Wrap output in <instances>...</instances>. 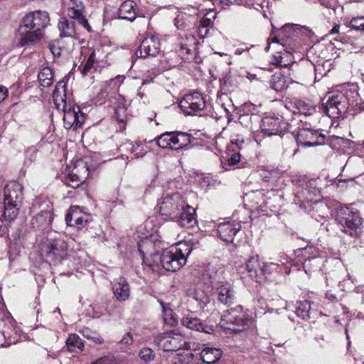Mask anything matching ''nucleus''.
Instances as JSON below:
<instances>
[{"label": "nucleus", "instance_id": "nucleus-1", "mask_svg": "<svg viewBox=\"0 0 364 364\" xmlns=\"http://www.w3.org/2000/svg\"><path fill=\"white\" fill-rule=\"evenodd\" d=\"M50 24L47 11L37 10L26 14L18 29V44L23 47L33 45L43 37V31Z\"/></svg>", "mask_w": 364, "mask_h": 364}, {"label": "nucleus", "instance_id": "nucleus-2", "mask_svg": "<svg viewBox=\"0 0 364 364\" xmlns=\"http://www.w3.org/2000/svg\"><path fill=\"white\" fill-rule=\"evenodd\" d=\"M66 82L60 80L55 85L53 93V99L58 110L64 113L63 123L66 129L80 127L85 121V116L78 106H72L67 100Z\"/></svg>", "mask_w": 364, "mask_h": 364}, {"label": "nucleus", "instance_id": "nucleus-3", "mask_svg": "<svg viewBox=\"0 0 364 364\" xmlns=\"http://www.w3.org/2000/svg\"><path fill=\"white\" fill-rule=\"evenodd\" d=\"M358 97L355 89L347 90L345 93L333 94L323 103V111L331 118L343 117L350 107L357 105Z\"/></svg>", "mask_w": 364, "mask_h": 364}, {"label": "nucleus", "instance_id": "nucleus-4", "mask_svg": "<svg viewBox=\"0 0 364 364\" xmlns=\"http://www.w3.org/2000/svg\"><path fill=\"white\" fill-rule=\"evenodd\" d=\"M193 250L191 242H180L164 250L160 257L161 266L169 272H176L186 264Z\"/></svg>", "mask_w": 364, "mask_h": 364}, {"label": "nucleus", "instance_id": "nucleus-5", "mask_svg": "<svg viewBox=\"0 0 364 364\" xmlns=\"http://www.w3.org/2000/svg\"><path fill=\"white\" fill-rule=\"evenodd\" d=\"M50 232V237L43 240L39 244V252L43 259L50 264L57 265L68 255V245L66 242L56 237H53Z\"/></svg>", "mask_w": 364, "mask_h": 364}, {"label": "nucleus", "instance_id": "nucleus-6", "mask_svg": "<svg viewBox=\"0 0 364 364\" xmlns=\"http://www.w3.org/2000/svg\"><path fill=\"white\" fill-rule=\"evenodd\" d=\"M186 206V200L179 192H166L157 203L159 215L164 220H175Z\"/></svg>", "mask_w": 364, "mask_h": 364}, {"label": "nucleus", "instance_id": "nucleus-7", "mask_svg": "<svg viewBox=\"0 0 364 364\" xmlns=\"http://www.w3.org/2000/svg\"><path fill=\"white\" fill-rule=\"evenodd\" d=\"M4 215L6 220L14 221L18 215L23 199V186L17 181H11L4 190Z\"/></svg>", "mask_w": 364, "mask_h": 364}, {"label": "nucleus", "instance_id": "nucleus-8", "mask_svg": "<svg viewBox=\"0 0 364 364\" xmlns=\"http://www.w3.org/2000/svg\"><path fill=\"white\" fill-rule=\"evenodd\" d=\"M252 320L243 312L241 306L230 309L223 312L220 325L233 333L245 331L252 324Z\"/></svg>", "mask_w": 364, "mask_h": 364}, {"label": "nucleus", "instance_id": "nucleus-9", "mask_svg": "<svg viewBox=\"0 0 364 364\" xmlns=\"http://www.w3.org/2000/svg\"><path fill=\"white\" fill-rule=\"evenodd\" d=\"M307 28L297 24H286L282 26L278 36L272 38V43H280L282 46H288L292 51H299L301 43L298 38L308 32Z\"/></svg>", "mask_w": 364, "mask_h": 364}, {"label": "nucleus", "instance_id": "nucleus-10", "mask_svg": "<svg viewBox=\"0 0 364 364\" xmlns=\"http://www.w3.org/2000/svg\"><path fill=\"white\" fill-rule=\"evenodd\" d=\"M336 220L342 232L355 237L360 234L362 219L358 212L347 207L341 208L337 211Z\"/></svg>", "mask_w": 364, "mask_h": 364}, {"label": "nucleus", "instance_id": "nucleus-11", "mask_svg": "<svg viewBox=\"0 0 364 364\" xmlns=\"http://www.w3.org/2000/svg\"><path fill=\"white\" fill-rule=\"evenodd\" d=\"M154 343L164 351H176L182 348L196 350L195 343L188 342L183 335L173 331L158 335L154 339Z\"/></svg>", "mask_w": 364, "mask_h": 364}, {"label": "nucleus", "instance_id": "nucleus-12", "mask_svg": "<svg viewBox=\"0 0 364 364\" xmlns=\"http://www.w3.org/2000/svg\"><path fill=\"white\" fill-rule=\"evenodd\" d=\"M293 183L296 203L311 202L316 196L320 195L321 191L318 186L317 180L298 178L293 180Z\"/></svg>", "mask_w": 364, "mask_h": 364}, {"label": "nucleus", "instance_id": "nucleus-13", "mask_svg": "<svg viewBox=\"0 0 364 364\" xmlns=\"http://www.w3.org/2000/svg\"><path fill=\"white\" fill-rule=\"evenodd\" d=\"M192 136L186 132H166L154 140L162 149L178 150L187 147L191 142Z\"/></svg>", "mask_w": 364, "mask_h": 364}, {"label": "nucleus", "instance_id": "nucleus-14", "mask_svg": "<svg viewBox=\"0 0 364 364\" xmlns=\"http://www.w3.org/2000/svg\"><path fill=\"white\" fill-rule=\"evenodd\" d=\"M35 206H38L41 211L31 220L32 228L36 230H46L50 227L53 220V205L48 198L36 200Z\"/></svg>", "mask_w": 364, "mask_h": 364}, {"label": "nucleus", "instance_id": "nucleus-15", "mask_svg": "<svg viewBox=\"0 0 364 364\" xmlns=\"http://www.w3.org/2000/svg\"><path fill=\"white\" fill-rule=\"evenodd\" d=\"M179 106L184 114L193 115L206 106L204 97L198 92L186 94L180 101Z\"/></svg>", "mask_w": 364, "mask_h": 364}, {"label": "nucleus", "instance_id": "nucleus-16", "mask_svg": "<svg viewBox=\"0 0 364 364\" xmlns=\"http://www.w3.org/2000/svg\"><path fill=\"white\" fill-rule=\"evenodd\" d=\"M324 139V135L309 127H299L296 135L297 144L305 147L323 144Z\"/></svg>", "mask_w": 364, "mask_h": 364}, {"label": "nucleus", "instance_id": "nucleus-17", "mask_svg": "<svg viewBox=\"0 0 364 364\" xmlns=\"http://www.w3.org/2000/svg\"><path fill=\"white\" fill-rule=\"evenodd\" d=\"M0 331L5 339L4 343L1 344L2 347L14 344L20 338L19 330L9 314L0 320Z\"/></svg>", "mask_w": 364, "mask_h": 364}, {"label": "nucleus", "instance_id": "nucleus-18", "mask_svg": "<svg viewBox=\"0 0 364 364\" xmlns=\"http://www.w3.org/2000/svg\"><path fill=\"white\" fill-rule=\"evenodd\" d=\"M161 50L159 38L154 35L145 37L141 41L136 55L139 58H146L149 56H156Z\"/></svg>", "mask_w": 364, "mask_h": 364}, {"label": "nucleus", "instance_id": "nucleus-19", "mask_svg": "<svg viewBox=\"0 0 364 364\" xmlns=\"http://www.w3.org/2000/svg\"><path fill=\"white\" fill-rule=\"evenodd\" d=\"M212 291L210 286L206 287L199 282L193 290L190 291V299L196 301L200 309H203L211 301Z\"/></svg>", "mask_w": 364, "mask_h": 364}, {"label": "nucleus", "instance_id": "nucleus-20", "mask_svg": "<svg viewBox=\"0 0 364 364\" xmlns=\"http://www.w3.org/2000/svg\"><path fill=\"white\" fill-rule=\"evenodd\" d=\"M262 132L268 135H279L287 129V124L281 117L267 116L262 120Z\"/></svg>", "mask_w": 364, "mask_h": 364}, {"label": "nucleus", "instance_id": "nucleus-21", "mask_svg": "<svg viewBox=\"0 0 364 364\" xmlns=\"http://www.w3.org/2000/svg\"><path fill=\"white\" fill-rule=\"evenodd\" d=\"M240 229V223L235 220L225 221L218 225V233L220 238L224 242H232Z\"/></svg>", "mask_w": 364, "mask_h": 364}, {"label": "nucleus", "instance_id": "nucleus-22", "mask_svg": "<svg viewBox=\"0 0 364 364\" xmlns=\"http://www.w3.org/2000/svg\"><path fill=\"white\" fill-rule=\"evenodd\" d=\"M245 269L252 280L257 283H262L264 280L262 264L257 255L250 257L246 262Z\"/></svg>", "mask_w": 364, "mask_h": 364}, {"label": "nucleus", "instance_id": "nucleus-23", "mask_svg": "<svg viewBox=\"0 0 364 364\" xmlns=\"http://www.w3.org/2000/svg\"><path fill=\"white\" fill-rule=\"evenodd\" d=\"M197 44L195 36L190 35L182 40L176 52L183 60H191L194 59Z\"/></svg>", "mask_w": 364, "mask_h": 364}, {"label": "nucleus", "instance_id": "nucleus-24", "mask_svg": "<svg viewBox=\"0 0 364 364\" xmlns=\"http://www.w3.org/2000/svg\"><path fill=\"white\" fill-rule=\"evenodd\" d=\"M68 6V16L73 19L77 20L85 28L90 31L91 28L87 19L82 15V2L80 0H70Z\"/></svg>", "mask_w": 364, "mask_h": 364}, {"label": "nucleus", "instance_id": "nucleus-25", "mask_svg": "<svg viewBox=\"0 0 364 364\" xmlns=\"http://www.w3.org/2000/svg\"><path fill=\"white\" fill-rule=\"evenodd\" d=\"M102 60V50L101 49H94L90 54L86 63H82L78 70L83 76L93 73L96 70V67L99 63Z\"/></svg>", "mask_w": 364, "mask_h": 364}, {"label": "nucleus", "instance_id": "nucleus-26", "mask_svg": "<svg viewBox=\"0 0 364 364\" xmlns=\"http://www.w3.org/2000/svg\"><path fill=\"white\" fill-rule=\"evenodd\" d=\"M182 324L191 330L203 332L208 334H210L213 331L212 326L205 325L192 313L183 316L182 318Z\"/></svg>", "mask_w": 364, "mask_h": 364}, {"label": "nucleus", "instance_id": "nucleus-27", "mask_svg": "<svg viewBox=\"0 0 364 364\" xmlns=\"http://www.w3.org/2000/svg\"><path fill=\"white\" fill-rule=\"evenodd\" d=\"M223 271L215 269L213 267H208L205 272L202 274L201 282L205 286H210L212 290L223 281Z\"/></svg>", "mask_w": 364, "mask_h": 364}, {"label": "nucleus", "instance_id": "nucleus-28", "mask_svg": "<svg viewBox=\"0 0 364 364\" xmlns=\"http://www.w3.org/2000/svg\"><path fill=\"white\" fill-rule=\"evenodd\" d=\"M215 288L216 289L218 301L220 303L230 306L234 302L235 299V291L230 284L223 282Z\"/></svg>", "mask_w": 364, "mask_h": 364}, {"label": "nucleus", "instance_id": "nucleus-29", "mask_svg": "<svg viewBox=\"0 0 364 364\" xmlns=\"http://www.w3.org/2000/svg\"><path fill=\"white\" fill-rule=\"evenodd\" d=\"M283 49L277 51L272 58V63L279 67H288L294 61V53H299V51H292L288 46H282Z\"/></svg>", "mask_w": 364, "mask_h": 364}, {"label": "nucleus", "instance_id": "nucleus-30", "mask_svg": "<svg viewBox=\"0 0 364 364\" xmlns=\"http://www.w3.org/2000/svg\"><path fill=\"white\" fill-rule=\"evenodd\" d=\"M174 221H176L183 228H193L197 224L195 209L186 203L185 208L181 211L178 218Z\"/></svg>", "mask_w": 364, "mask_h": 364}, {"label": "nucleus", "instance_id": "nucleus-31", "mask_svg": "<svg viewBox=\"0 0 364 364\" xmlns=\"http://www.w3.org/2000/svg\"><path fill=\"white\" fill-rule=\"evenodd\" d=\"M112 290L114 296L117 301H124L129 297V285L124 277H119L117 282L113 283Z\"/></svg>", "mask_w": 364, "mask_h": 364}, {"label": "nucleus", "instance_id": "nucleus-32", "mask_svg": "<svg viewBox=\"0 0 364 364\" xmlns=\"http://www.w3.org/2000/svg\"><path fill=\"white\" fill-rule=\"evenodd\" d=\"M232 151L226 161H222L223 168L226 171L246 168L249 165L247 161L242 156L240 151H237L234 149H232Z\"/></svg>", "mask_w": 364, "mask_h": 364}, {"label": "nucleus", "instance_id": "nucleus-33", "mask_svg": "<svg viewBox=\"0 0 364 364\" xmlns=\"http://www.w3.org/2000/svg\"><path fill=\"white\" fill-rule=\"evenodd\" d=\"M73 177L77 176V180L74 186H80L89 176V168L87 164L83 160H77L73 165L70 172Z\"/></svg>", "mask_w": 364, "mask_h": 364}, {"label": "nucleus", "instance_id": "nucleus-34", "mask_svg": "<svg viewBox=\"0 0 364 364\" xmlns=\"http://www.w3.org/2000/svg\"><path fill=\"white\" fill-rule=\"evenodd\" d=\"M136 4L132 0L123 2L118 9V16L121 19L133 21L136 18Z\"/></svg>", "mask_w": 364, "mask_h": 364}, {"label": "nucleus", "instance_id": "nucleus-35", "mask_svg": "<svg viewBox=\"0 0 364 364\" xmlns=\"http://www.w3.org/2000/svg\"><path fill=\"white\" fill-rule=\"evenodd\" d=\"M222 351L220 348L206 347L200 352V358L206 364H214L221 358Z\"/></svg>", "mask_w": 364, "mask_h": 364}, {"label": "nucleus", "instance_id": "nucleus-36", "mask_svg": "<svg viewBox=\"0 0 364 364\" xmlns=\"http://www.w3.org/2000/svg\"><path fill=\"white\" fill-rule=\"evenodd\" d=\"M274 271L281 274L285 273L289 274L290 272V267L285 265V262L282 260H281V264L276 262L262 263V272L264 279H266L267 274H269Z\"/></svg>", "mask_w": 364, "mask_h": 364}, {"label": "nucleus", "instance_id": "nucleus-37", "mask_svg": "<svg viewBox=\"0 0 364 364\" xmlns=\"http://www.w3.org/2000/svg\"><path fill=\"white\" fill-rule=\"evenodd\" d=\"M58 29L61 37H73L76 33L75 22L65 17L60 18Z\"/></svg>", "mask_w": 364, "mask_h": 364}, {"label": "nucleus", "instance_id": "nucleus-38", "mask_svg": "<svg viewBox=\"0 0 364 364\" xmlns=\"http://www.w3.org/2000/svg\"><path fill=\"white\" fill-rule=\"evenodd\" d=\"M121 148L123 150L129 151L136 159L142 157L147 152L146 146L140 142L132 144L130 141H127L121 146Z\"/></svg>", "mask_w": 364, "mask_h": 364}, {"label": "nucleus", "instance_id": "nucleus-39", "mask_svg": "<svg viewBox=\"0 0 364 364\" xmlns=\"http://www.w3.org/2000/svg\"><path fill=\"white\" fill-rule=\"evenodd\" d=\"M66 346L70 352L75 353L82 351L84 344L77 334L71 333L66 339Z\"/></svg>", "mask_w": 364, "mask_h": 364}, {"label": "nucleus", "instance_id": "nucleus-40", "mask_svg": "<svg viewBox=\"0 0 364 364\" xmlns=\"http://www.w3.org/2000/svg\"><path fill=\"white\" fill-rule=\"evenodd\" d=\"M271 87L277 92H282L288 88L289 82L282 73H275L270 80Z\"/></svg>", "mask_w": 364, "mask_h": 364}, {"label": "nucleus", "instance_id": "nucleus-41", "mask_svg": "<svg viewBox=\"0 0 364 364\" xmlns=\"http://www.w3.org/2000/svg\"><path fill=\"white\" fill-rule=\"evenodd\" d=\"M292 103L295 108L294 110V113H299L305 116H310L316 112L314 106L301 100H295Z\"/></svg>", "mask_w": 364, "mask_h": 364}, {"label": "nucleus", "instance_id": "nucleus-42", "mask_svg": "<svg viewBox=\"0 0 364 364\" xmlns=\"http://www.w3.org/2000/svg\"><path fill=\"white\" fill-rule=\"evenodd\" d=\"M53 73L50 68H43L38 73V77L43 87H48L53 83Z\"/></svg>", "mask_w": 364, "mask_h": 364}, {"label": "nucleus", "instance_id": "nucleus-43", "mask_svg": "<svg viewBox=\"0 0 364 364\" xmlns=\"http://www.w3.org/2000/svg\"><path fill=\"white\" fill-rule=\"evenodd\" d=\"M310 302L307 300L297 301L295 306V312L302 319H307L310 317L311 311Z\"/></svg>", "mask_w": 364, "mask_h": 364}, {"label": "nucleus", "instance_id": "nucleus-44", "mask_svg": "<svg viewBox=\"0 0 364 364\" xmlns=\"http://www.w3.org/2000/svg\"><path fill=\"white\" fill-rule=\"evenodd\" d=\"M83 213L82 208L79 206H71L65 215V222L68 225L73 226L77 218L81 216Z\"/></svg>", "mask_w": 364, "mask_h": 364}, {"label": "nucleus", "instance_id": "nucleus-45", "mask_svg": "<svg viewBox=\"0 0 364 364\" xmlns=\"http://www.w3.org/2000/svg\"><path fill=\"white\" fill-rule=\"evenodd\" d=\"M160 304L163 311L164 322L169 326H174L176 321L173 316L172 309L162 301H160Z\"/></svg>", "mask_w": 364, "mask_h": 364}, {"label": "nucleus", "instance_id": "nucleus-46", "mask_svg": "<svg viewBox=\"0 0 364 364\" xmlns=\"http://www.w3.org/2000/svg\"><path fill=\"white\" fill-rule=\"evenodd\" d=\"M193 354L189 350L182 353H177L173 364H190L193 359Z\"/></svg>", "mask_w": 364, "mask_h": 364}, {"label": "nucleus", "instance_id": "nucleus-47", "mask_svg": "<svg viewBox=\"0 0 364 364\" xmlns=\"http://www.w3.org/2000/svg\"><path fill=\"white\" fill-rule=\"evenodd\" d=\"M81 334L88 340L93 341L95 343L101 344L103 343V339L99 336L96 333L92 332L88 328H83L80 331Z\"/></svg>", "mask_w": 364, "mask_h": 364}, {"label": "nucleus", "instance_id": "nucleus-48", "mask_svg": "<svg viewBox=\"0 0 364 364\" xmlns=\"http://www.w3.org/2000/svg\"><path fill=\"white\" fill-rule=\"evenodd\" d=\"M319 259L316 256L305 259L303 263V268L306 274L313 271V269L318 267Z\"/></svg>", "mask_w": 364, "mask_h": 364}, {"label": "nucleus", "instance_id": "nucleus-49", "mask_svg": "<svg viewBox=\"0 0 364 364\" xmlns=\"http://www.w3.org/2000/svg\"><path fill=\"white\" fill-rule=\"evenodd\" d=\"M320 4L328 11L329 16H335L336 11V4L333 0H320Z\"/></svg>", "mask_w": 364, "mask_h": 364}, {"label": "nucleus", "instance_id": "nucleus-50", "mask_svg": "<svg viewBox=\"0 0 364 364\" xmlns=\"http://www.w3.org/2000/svg\"><path fill=\"white\" fill-rule=\"evenodd\" d=\"M92 220V218L90 215L82 213L81 216L77 218V220L73 223V226H75L76 228L80 229L86 225L90 221Z\"/></svg>", "mask_w": 364, "mask_h": 364}, {"label": "nucleus", "instance_id": "nucleus-51", "mask_svg": "<svg viewBox=\"0 0 364 364\" xmlns=\"http://www.w3.org/2000/svg\"><path fill=\"white\" fill-rule=\"evenodd\" d=\"M349 27L356 31L364 32V22L362 21V18H353L349 22Z\"/></svg>", "mask_w": 364, "mask_h": 364}, {"label": "nucleus", "instance_id": "nucleus-52", "mask_svg": "<svg viewBox=\"0 0 364 364\" xmlns=\"http://www.w3.org/2000/svg\"><path fill=\"white\" fill-rule=\"evenodd\" d=\"M139 356L144 361L148 362L154 359L155 353L152 349L149 348H144L139 351Z\"/></svg>", "mask_w": 364, "mask_h": 364}, {"label": "nucleus", "instance_id": "nucleus-53", "mask_svg": "<svg viewBox=\"0 0 364 364\" xmlns=\"http://www.w3.org/2000/svg\"><path fill=\"white\" fill-rule=\"evenodd\" d=\"M211 28V26L203 23V21L200 20L198 28V33L200 38L203 39L207 37Z\"/></svg>", "mask_w": 364, "mask_h": 364}, {"label": "nucleus", "instance_id": "nucleus-54", "mask_svg": "<svg viewBox=\"0 0 364 364\" xmlns=\"http://www.w3.org/2000/svg\"><path fill=\"white\" fill-rule=\"evenodd\" d=\"M216 18V12L214 10H210L208 11L203 17L200 19L203 23L213 26V22Z\"/></svg>", "mask_w": 364, "mask_h": 364}, {"label": "nucleus", "instance_id": "nucleus-55", "mask_svg": "<svg viewBox=\"0 0 364 364\" xmlns=\"http://www.w3.org/2000/svg\"><path fill=\"white\" fill-rule=\"evenodd\" d=\"M11 221L6 220L4 215V208H0V236L5 235L7 232V223Z\"/></svg>", "mask_w": 364, "mask_h": 364}, {"label": "nucleus", "instance_id": "nucleus-56", "mask_svg": "<svg viewBox=\"0 0 364 364\" xmlns=\"http://www.w3.org/2000/svg\"><path fill=\"white\" fill-rule=\"evenodd\" d=\"M231 143L232 145L235 146L239 150L245 149L247 145V142L244 139V138L240 136H236L235 137H233L231 139Z\"/></svg>", "mask_w": 364, "mask_h": 364}, {"label": "nucleus", "instance_id": "nucleus-57", "mask_svg": "<svg viewBox=\"0 0 364 364\" xmlns=\"http://www.w3.org/2000/svg\"><path fill=\"white\" fill-rule=\"evenodd\" d=\"M126 115V107L124 105H119L115 108V117L119 122H123Z\"/></svg>", "mask_w": 364, "mask_h": 364}, {"label": "nucleus", "instance_id": "nucleus-58", "mask_svg": "<svg viewBox=\"0 0 364 364\" xmlns=\"http://www.w3.org/2000/svg\"><path fill=\"white\" fill-rule=\"evenodd\" d=\"M77 176H75V177H73L71 176V173H69L67 178H65V183L67 186L72 187L73 188H78L80 186H74V183H75V181H77Z\"/></svg>", "mask_w": 364, "mask_h": 364}, {"label": "nucleus", "instance_id": "nucleus-59", "mask_svg": "<svg viewBox=\"0 0 364 364\" xmlns=\"http://www.w3.org/2000/svg\"><path fill=\"white\" fill-rule=\"evenodd\" d=\"M49 49L53 53L54 57H59L61 55V48L55 43H52L49 44Z\"/></svg>", "mask_w": 364, "mask_h": 364}, {"label": "nucleus", "instance_id": "nucleus-60", "mask_svg": "<svg viewBox=\"0 0 364 364\" xmlns=\"http://www.w3.org/2000/svg\"><path fill=\"white\" fill-rule=\"evenodd\" d=\"M26 154L28 157H29L30 161H33L36 159L37 149L34 147H30L26 149Z\"/></svg>", "mask_w": 364, "mask_h": 364}, {"label": "nucleus", "instance_id": "nucleus-61", "mask_svg": "<svg viewBox=\"0 0 364 364\" xmlns=\"http://www.w3.org/2000/svg\"><path fill=\"white\" fill-rule=\"evenodd\" d=\"M132 342V336L129 333L124 334L122 338L120 340V343L125 345H131Z\"/></svg>", "mask_w": 364, "mask_h": 364}, {"label": "nucleus", "instance_id": "nucleus-62", "mask_svg": "<svg viewBox=\"0 0 364 364\" xmlns=\"http://www.w3.org/2000/svg\"><path fill=\"white\" fill-rule=\"evenodd\" d=\"M9 313L6 309V306L0 299V320L9 315Z\"/></svg>", "mask_w": 364, "mask_h": 364}, {"label": "nucleus", "instance_id": "nucleus-63", "mask_svg": "<svg viewBox=\"0 0 364 364\" xmlns=\"http://www.w3.org/2000/svg\"><path fill=\"white\" fill-rule=\"evenodd\" d=\"M8 95V90L6 87L0 85V102L4 101Z\"/></svg>", "mask_w": 364, "mask_h": 364}, {"label": "nucleus", "instance_id": "nucleus-64", "mask_svg": "<svg viewBox=\"0 0 364 364\" xmlns=\"http://www.w3.org/2000/svg\"><path fill=\"white\" fill-rule=\"evenodd\" d=\"M92 364H111V360L109 357L105 356L99 358Z\"/></svg>", "mask_w": 364, "mask_h": 364}]
</instances>
